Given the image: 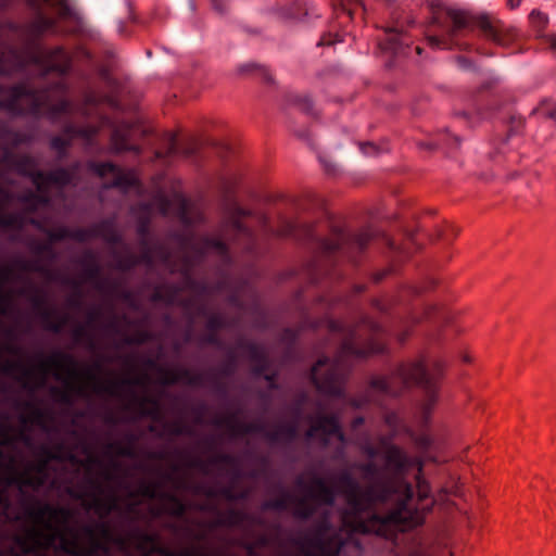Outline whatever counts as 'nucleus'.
Listing matches in <instances>:
<instances>
[{
  "label": "nucleus",
  "mask_w": 556,
  "mask_h": 556,
  "mask_svg": "<svg viewBox=\"0 0 556 556\" xmlns=\"http://www.w3.org/2000/svg\"><path fill=\"white\" fill-rule=\"evenodd\" d=\"M31 180L36 185L37 190L40 193H45L51 185H65L70 182L71 177L66 170L60 169L49 176H45L41 173L31 174Z\"/></svg>",
  "instance_id": "obj_11"
},
{
  "label": "nucleus",
  "mask_w": 556,
  "mask_h": 556,
  "mask_svg": "<svg viewBox=\"0 0 556 556\" xmlns=\"http://www.w3.org/2000/svg\"><path fill=\"white\" fill-rule=\"evenodd\" d=\"M14 435L9 431L0 433V483L18 484L20 488L31 486L34 489L47 481V468L49 462L40 463L37 466H28L24 471L17 469L15 457L4 455V451L13 443Z\"/></svg>",
  "instance_id": "obj_4"
},
{
  "label": "nucleus",
  "mask_w": 556,
  "mask_h": 556,
  "mask_svg": "<svg viewBox=\"0 0 556 556\" xmlns=\"http://www.w3.org/2000/svg\"><path fill=\"white\" fill-rule=\"evenodd\" d=\"M430 493L429 483L422 479L419 475L417 476V495L420 501L427 498Z\"/></svg>",
  "instance_id": "obj_18"
},
{
  "label": "nucleus",
  "mask_w": 556,
  "mask_h": 556,
  "mask_svg": "<svg viewBox=\"0 0 556 556\" xmlns=\"http://www.w3.org/2000/svg\"><path fill=\"white\" fill-rule=\"evenodd\" d=\"M38 96L24 87H17L12 90L0 88V108H5L14 113L35 112L40 104L37 102Z\"/></svg>",
  "instance_id": "obj_6"
},
{
  "label": "nucleus",
  "mask_w": 556,
  "mask_h": 556,
  "mask_svg": "<svg viewBox=\"0 0 556 556\" xmlns=\"http://www.w3.org/2000/svg\"><path fill=\"white\" fill-rule=\"evenodd\" d=\"M452 140H453L452 146H453L454 148H458V147H459V144H460V139H459L458 137L454 136V137L452 138Z\"/></svg>",
  "instance_id": "obj_32"
},
{
  "label": "nucleus",
  "mask_w": 556,
  "mask_h": 556,
  "mask_svg": "<svg viewBox=\"0 0 556 556\" xmlns=\"http://www.w3.org/2000/svg\"><path fill=\"white\" fill-rule=\"evenodd\" d=\"M521 3V0H508L510 8H517Z\"/></svg>",
  "instance_id": "obj_31"
},
{
  "label": "nucleus",
  "mask_w": 556,
  "mask_h": 556,
  "mask_svg": "<svg viewBox=\"0 0 556 556\" xmlns=\"http://www.w3.org/2000/svg\"><path fill=\"white\" fill-rule=\"evenodd\" d=\"M464 361L465 362H470V357L469 356H464Z\"/></svg>",
  "instance_id": "obj_40"
},
{
  "label": "nucleus",
  "mask_w": 556,
  "mask_h": 556,
  "mask_svg": "<svg viewBox=\"0 0 556 556\" xmlns=\"http://www.w3.org/2000/svg\"><path fill=\"white\" fill-rule=\"evenodd\" d=\"M52 67L60 72H64L67 68L65 65H53Z\"/></svg>",
  "instance_id": "obj_34"
},
{
  "label": "nucleus",
  "mask_w": 556,
  "mask_h": 556,
  "mask_svg": "<svg viewBox=\"0 0 556 556\" xmlns=\"http://www.w3.org/2000/svg\"><path fill=\"white\" fill-rule=\"evenodd\" d=\"M288 102L307 115H317L314 101L306 93H290Z\"/></svg>",
  "instance_id": "obj_12"
},
{
  "label": "nucleus",
  "mask_w": 556,
  "mask_h": 556,
  "mask_svg": "<svg viewBox=\"0 0 556 556\" xmlns=\"http://www.w3.org/2000/svg\"><path fill=\"white\" fill-rule=\"evenodd\" d=\"M343 372L338 362L320 358L312 368V379L321 393L339 394L341 392Z\"/></svg>",
  "instance_id": "obj_5"
},
{
  "label": "nucleus",
  "mask_w": 556,
  "mask_h": 556,
  "mask_svg": "<svg viewBox=\"0 0 556 556\" xmlns=\"http://www.w3.org/2000/svg\"><path fill=\"white\" fill-rule=\"evenodd\" d=\"M363 149L367 154H374L376 152L375 148L370 143L364 144Z\"/></svg>",
  "instance_id": "obj_26"
},
{
  "label": "nucleus",
  "mask_w": 556,
  "mask_h": 556,
  "mask_svg": "<svg viewBox=\"0 0 556 556\" xmlns=\"http://www.w3.org/2000/svg\"><path fill=\"white\" fill-rule=\"evenodd\" d=\"M337 247H338V243H331V244L325 243L326 250H334Z\"/></svg>",
  "instance_id": "obj_33"
},
{
  "label": "nucleus",
  "mask_w": 556,
  "mask_h": 556,
  "mask_svg": "<svg viewBox=\"0 0 556 556\" xmlns=\"http://www.w3.org/2000/svg\"><path fill=\"white\" fill-rule=\"evenodd\" d=\"M39 201H40V202H45V203H46V202H47V199H42V198H40V199H39Z\"/></svg>",
  "instance_id": "obj_41"
},
{
  "label": "nucleus",
  "mask_w": 556,
  "mask_h": 556,
  "mask_svg": "<svg viewBox=\"0 0 556 556\" xmlns=\"http://www.w3.org/2000/svg\"><path fill=\"white\" fill-rule=\"evenodd\" d=\"M52 25V22L46 17L39 16L37 17L31 27L34 33H41L48 29Z\"/></svg>",
  "instance_id": "obj_19"
},
{
  "label": "nucleus",
  "mask_w": 556,
  "mask_h": 556,
  "mask_svg": "<svg viewBox=\"0 0 556 556\" xmlns=\"http://www.w3.org/2000/svg\"><path fill=\"white\" fill-rule=\"evenodd\" d=\"M336 490L342 493L348 508L341 515L342 527L339 534L328 527H323L314 535L301 543L302 556H337L339 551L356 542V533H375L383 538H392L397 530L404 531L421 525L426 510L413 508L410 501L413 491L409 484L399 482L396 485L401 498L394 509L384 516L371 514L370 508L389 497V490L381 479L380 472L372 467L364 470L362 485L348 475L336 481Z\"/></svg>",
  "instance_id": "obj_1"
},
{
  "label": "nucleus",
  "mask_w": 556,
  "mask_h": 556,
  "mask_svg": "<svg viewBox=\"0 0 556 556\" xmlns=\"http://www.w3.org/2000/svg\"><path fill=\"white\" fill-rule=\"evenodd\" d=\"M447 14L453 22L454 31L462 28H466L473 22V15L462 10L450 9L447 11Z\"/></svg>",
  "instance_id": "obj_14"
},
{
  "label": "nucleus",
  "mask_w": 556,
  "mask_h": 556,
  "mask_svg": "<svg viewBox=\"0 0 556 556\" xmlns=\"http://www.w3.org/2000/svg\"><path fill=\"white\" fill-rule=\"evenodd\" d=\"M530 17L533 21V23H538L539 26H543L547 23L546 15L539 11H532Z\"/></svg>",
  "instance_id": "obj_21"
},
{
  "label": "nucleus",
  "mask_w": 556,
  "mask_h": 556,
  "mask_svg": "<svg viewBox=\"0 0 556 556\" xmlns=\"http://www.w3.org/2000/svg\"><path fill=\"white\" fill-rule=\"evenodd\" d=\"M264 78H265L268 83H273V81H274V79H273L271 75H269L268 73H265Z\"/></svg>",
  "instance_id": "obj_37"
},
{
  "label": "nucleus",
  "mask_w": 556,
  "mask_h": 556,
  "mask_svg": "<svg viewBox=\"0 0 556 556\" xmlns=\"http://www.w3.org/2000/svg\"><path fill=\"white\" fill-rule=\"evenodd\" d=\"M52 146L56 149L61 148V140L60 139H53Z\"/></svg>",
  "instance_id": "obj_35"
},
{
  "label": "nucleus",
  "mask_w": 556,
  "mask_h": 556,
  "mask_svg": "<svg viewBox=\"0 0 556 556\" xmlns=\"http://www.w3.org/2000/svg\"><path fill=\"white\" fill-rule=\"evenodd\" d=\"M93 169L99 176L112 175L113 180L109 184V187L125 188L136 182V178L131 173H123L111 163L97 164L93 166Z\"/></svg>",
  "instance_id": "obj_10"
},
{
  "label": "nucleus",
  "mask_w": 556,
  "mask_h": 556,
  "mask_svg": "<svg viewBox=\"0 0 556 556\" xmlns=\"http://www.w3.org/2000/svg\"><path fill=\"white\" fill-rule=\"evenodd\" d=\"M294 134L303 140H308L305 131H303L302 129H294Z\"/></svg>",
  "instance_id": "obj_28"
},
{
  "label": "nucleus",
  "mask_w": 556,
  "mask_h": 556,
  "mask_svg": "<svg viewBox=\"0 0 556 556\" xmlns=\"http://www.w3.org/2000/svg\"><path fill=\"white\" fill-rule=\"evenodd\" d=\"M334 498V494L329 490L323 480L314 479L309 485L305 488V496L303 502L295 508V515L299 517H308L313 510L305 509L303 506L311 505H330Z\"/></svg>",
  "instance_id": "obj_7"
},
{
  "label": "nucleus",
  "mask_w": 556,
  "mask_h": 556,
  "mask_svg": "<svg viewBox=\"0 0 556 556\" xmlns=\"http://www.w3.org/2000/svg\"><path fill=\"white\" fill-rule=\"evenodd\" d=\"M371 352H380V349L371 350Z\"/></svg>",
  "instance_id": "obj_43"
},
{
  "label": "nucleus",
  "mask_w": 556,
  "mask_h": 556,
  "mask_svg": "<svg viewBox=\"0 0 556 556\" xmlns=\"http://www.w3.org/2000/svg\"><path fill=\"white\" fill-rule=\"evenodd\" d=\"M435 402H437V396L433 393H431L426 408L429 409L430 406H433L435 404Z\"/></svg>",
  "instance_id": "obj_29"
},
{
  "label": "nucleus",
  "mask_w": 556,
  "mask_h": 556,
  "mask_svg": "<svg viewBox=\"0 0 556 556\" xmlns=\"http://www.w3.org/2000/svg\"><path fill=\"white\" fill-rule=\"evenodd\" d=\"M31 526L14 536L12 556L53 546L74 556H97L109 549V531L104 526L79 531L67 529L68 511L49 505L28 511Z\"/></svg>",
  "instance_id": "obj_2"
},
{
  "label": "nucleus",
  "mask_w": 556,
  "mask_h": 556,
  "mask_svg": "<svg viewBox=\"0 0 556 556\" xmlns=\"http://www.w3.org/2000/svg\"><path fill=\"white\" fill-rule=\"evenodd\" d=\"M362 422H363V419H362V418H358V419H356V420H355V425H359V424H362Z\"/></svg>",
  "instance_id": "obj_39"
},
{
  "label": "nucleus",
  "mask_w": 556,
  "mask_h": 556,
  "mask_svg": "<svg viewBox=\"0 0 556 556\" xmlns=\"http://www.w3.org/2000/svg\"><path fill=\"white\" fill-rule=\"evenodd\" d=\"M307 437L318 439L323 444L329 443L332 439L340 443L343 442V433L333 418H318L315 420L307 431Z\"/></svg>",
  "instance_id": "obj_8"
},
{
  "label": "nucleus",
  "mask_w": 556,
  "mask_h": 556,
  "mask_svg": "<svg viewBox=\"0 0 556 556\" xmlns=\"http://www.w3.org/2000/svg\"><path fill=\"white\" fill-rule=\"evenodd\" d=\"M212 3L214 5L215 10H217L218 12H223L226 8L225 0H212Z\"/></svg>",
  "instance_id": "obj_24"
},
{
  "label": "nucleus",
  "mask_w": 556,
  "mask_h": 556,
  "mask_svg": "<svg viewBox=\"0 0 556 556\" xmlns=\"http://www.w3.org/2000/svg\"><path fill=\"white\" fill-rule=\"evenodd\" d=\"M372 388L380 390V391H389L388 381L383 378L374 380Z\"/></svg>",
  "instance_id": "obj_22"
},
{
  "label": "nucleus",
  "mask_w": 556,
  "mask_h": 556,
  "mask_svg": "<svg viewBox=\"0 0 556 556\" xmlns=\"http://www.w3.org/2000/svg\"><path fill=\"white\" fill-rule=\"evenodd\" d=\"M388 464L397 470L410 466L413 462L399 448H391L388 452Z\"/></svg>",
  "instance_id": "obj_16"
},
{
  "label": "nucleus",
  "mask_w": 556,
  "mask_h": 556,
  "mask_svg": "<svg viewBox=\"0 0 556 556\" xmlns=\"http://www.w3.org/2000/svg\"><path fill=\"white\" fill-rule=\"evenodd\" d=\"M472 24L477 25L486 37L497 40L496 26L489 15H473Z\"/></svg>",
  "instance_id": "obj_15"
},
{
  "label": "nucleus",
  "mask_w": 556,
  "mask_h": 556,
  "mask_svg": "<svg viewBox=\"0 0 556 556\" xmlns=\"http://www.w3.org/2000/svg\"><path fill=\"white\" fill-rule=\"evenodd\" d=\"M397 375L405 384L416 383L424 387L430 386V378L422 363L419 361L401 365L397 369Z\"/></svg>",
  "instance_id": "obj_9"
},
{
  "label": "nucleus",
  "mask_w": 556,
  "mask_h": 556,
  "mask_svg": "<svg viewBox=\"0 0 556 556\" xmlns=\"http://www.w3.org/2000/svg\"><path fill=\"white\" fill-rule=\"evenodd\" d=\"M38 370L41 380L51 374L62 381L68 390L79 394L88 391L116 394L122 388L117 381H100L94 369L83 368L71 356L63 354L46 358L38 365Z\"/></svg>",
  "instance_id": "obj_3"
},
{
  "label": "nucleus",
  "mask_w": 556,
  "mask_h": 556,
  "mask_svg": "<svg viewBox=\"0 0 556 556\" xmlns=\"http://www.w3.org/2000/svg\"><path fill=\"white\" fill-rule=\"evenodd\" d=\"M182 510H184V509H182V505H181L180 503H178V502H176V501H175V502H174V508H173V511H174L175 514H181V513H182Z\"/></svg>",
  "instance_id": "obj_27"
},
{
  "label": "nucleus",
  "mask_w": 556,
  "mask_h": 556,
  "mask_svg": "<svg viewBox=\"0 0 556 556\" xmlns=\"http://www.w3.org/2000/svg\"><path fill=\"white\" fill-rule=\"evenodd\" d=\"M207 248H212V249H215L217 252L219 253H223L225 251V245L224 243L219 242V241H210L207 243Z\"/></svg>",
  "instance_id": "obj_23"
},
{
  "label": "nucleus",
  "mask_w": 556,
  "mask_h": 556,
  "mask_svg": "<svg viewBox=\"0 0 556 556\" xmlns=\"http://www.w3.org/2000/svg\"><path fill=\"white\" fill-rule=\"evenodd\" d=\"M162 211H163V213H164V214H166V213L168 212V210H167V208H165V207H164V208H162Z\"/></svg>",
  "instance_id": "obj_42"
},
{
  "label": "nucleus",
  "mask_w": 556,
  "mask_h": 556,
  "mask_svg": "<svg viewBox=\"0 0 556 556\" xmlns=\"http://www.w3.org/2000/svg\"><path fill=\"white\" fill-rule=\"evenodd\" d=\"M344 351L346 354H354V353H357L356 351H354L351 346H345L344 348Z\"/></svg>",
  "instance_id": "obj_36"
},
{
  "label": "nucleus",
  "mask_w": 556,
  "mask_h": 556,
  "mask_svg": "<svg viewBox=\"0 0 556 556\" xmlns=\"http://www.w3.org/2000/svg\"><path fill=\"white\" fill-rule=\"evenodd\" d=\"M174 141H175V138L172 137L169 140V147H168V152H167L168 154H172L175 151V142Z\"/></svg>",
  "instance_id": "obj_30"
},
{
  "label": "nucleus",
  "mask_w": 556,
  "mask_h": 556,
  "mask_svg": "<svg viewBox=\"0 0 556 556\" xmlns=\"http://www.w3.org/2000/svg\"><path fill=\"white\" fill-rule=\"evenodd\" d=\"M417 465H418V472L420 473L422 470V463L420 460H418Z\"/></svg>",
  "instance_id": "obj_38"
},
{
  "label": "nucleus",
  "mask_w": 556,
  "mask_h": 556,
  "mask_svg": "<svg viewBox=\"0 0 556 556\" xmlns=\"http://www.w3.org/2000/svg\"><path fill=\"white\" fill-rule=\"evenodd\" d=\"M428 41L432 47H440V39L438 37L431 36L428 37Z\"/></svg>",
  "instance_id": "obj_25"
},
{
  "label": "nucleus",
  "mask_w": 556,
  "mask_h": 556,
  "mask_svg": "<svg viewBox=\"0 0 556 556\" xmlns=\"http://www.w3.org/2000/svg\"><path fill=\"white\" fill-rule=\"evenodd\" d=\"M125 138L121 135L119 131L114 132L112 137V144L114 150L123 151L129 149V147L124 142Z\"/></svg>",
  "instance_id": "obj_20"
},
{
  "label": "nucleus",
  "mask_w": 556,
  "mask_h": 556,
  "mask_svg": "<svg viewBox=\"0 0 556 556\" xmlns=\"http://www.w3.org/2000/svg\"><path fill=\"white\" fill-rule=\"evenodd\" d=\"M11 518L10 513V504L4 495V493L0 492V522L8 520Z\"/></svg>",
  "instance_id": "obj_17"
},
{
  "label": "nucleus",
  "mask_w": 556,
  "mask_h": 556,
  "mask_svg": "<svg viewBox=\"0 0 556 556\" xmlns=\"http://www.w3.org/2000/svg\"><path fill=\"white\" fill-rule=\"evenodd\" d=\"M92 507L99 514H106L117 507V498L112 492L99 494L93 498Z\"/></svg>",
  "instance_id": "obj_13"
}]
</instances>
